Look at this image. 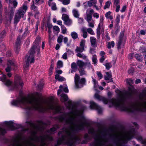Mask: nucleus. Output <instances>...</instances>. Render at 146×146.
Instances as JSON below:
<instances>
[{
    "label": "nucleus",
    "instance_id": "obj_7",
    "mask_svg": "<svg viewBox=\"0 0 146 146\" xmlns=\"http://www.w3.org/2000/svg\"><path fill=\"white\" fill-rule=\"evenodd\" d=\"M95 97L97 99L102 100L104 104H106L108 103H109L111 104V106H110V107L114 106L122 110L121 107H123V105L122 104H121L120 102L121 101L118 97L117 98H113L110 100H109L104 97L100 98V96L97 94H95Z\"/></svg>",
    "mask_w": 146,
    "mask_h": 146
},
{
    "label": "nucleus",
    "instance_id": "obj_22",
    "mask_svg": "<svg viewBox=\"0 0 146 146\" xmlns=\"http://www.w3.org/2000/svg\"><path fill=\"white\" fill-rule=\"evenodd\" d=\"M90 40L92 46L94 47H96V38L94 37H90Z\"/></svg>",
    "mask_w": 146,
    "mask_h": 146
},
{
    "label": "nucleus",
    "instance_id": "obj_8",
    "mask_svg": "<svg viewBox=\"0 0 146 146\" xmlns=\"http://www.w3.org/2000/svg\"><path fill=\"white\" fill-rule=\"evenodd\" d=\"M39 50L40 48L39 47L35 46H32L25 57L27 61L26 64L24 65L25 69L29 67V63H31L34 62V54L35 53V51H36L39 52Z\"/></svg>",
    "mask_w": 146,
    "mask_h": 146
},
{
    "label": "nucleus",
    "instance_id": "obj_60",
    "mask_svg": "<svg viewBox=\"0 0 146 146\" xmlns=\"http://www.w3.org/2000/svg\"><path fill=\"white\" fill-rule=\"evenodd\" d=\"M67 53L66 52L64 53L62 55V58L66 60L67 59Z\"/></svg>",
    "mask_w": 146,
    "mask_h": 146
},
{
    "label": "nucleus",
    "instance_id": "obj_42",
    "mask_svg": "<svg viewBox=\"0 0 146 146\" xmlns=\"http://www.w3.org/2000/svg\"><path fill=\"white\" fill-rule=\"evenodd\" d=\"M114 46V42L112 41L111 42H109L108 43L107 47L109 48H110L111 47H113Z\"/></svg>",
    "mask_w": 146,
    "mask_h": 146
},
{
    "label": "nucleus",
    "instance_id": "obj_54",
    "mask_svg": "<svg viewBox=\"0 0 146 146\" xmlns=\"http://www.w3.org/2000/svg\"><path fill=\"white\" fill-rule=\"evenodd\" d=\"M90 21H89V22L88 23V26L89 27H90L91 28H93L94 27V21H92V22H90Z\"/></svg>",
    "mask_w": 146,
    "mask_h": 146
},
{
    "label": "nucleus",
    "instance_id": "obj_5",
    "mask_svg": "<svg viewBox=\"0 0 146 146\" xmlns=\"http://www.w3.org/2000/svg\"><path fill=\"white\" fill-rule=\"evenodd\" d=\"M136 134V132L133 129L121 133L114 132L110 134V136L115 139L116 146H124V144L134 137Z\"/></svg>",
    "mask_w": 146,
    "mask_h": 146
},
{
    "label": "nucleus",
    "instance_id": "obj_33",
    "mask_svg": "<svg viewBox=\"0 0 146 146\" xmlns=\"http://www.w3.org/2000/svg\"><path fill=\"white\" fill-rule=\"evenodd\" d=\"M71 36L74 39H76L78 38V35L77 33L75 32H73L71 33Z\"/></svg>",
    "mask_w": 146,
    "mask_h": 146
},
{
    "label": "nucleus",
    "instance_id": "obj_11",
    "mask_svg": "<svg viewBox=\"0 0 146 146\" xmlns=\"http://www.w3.org/2000/svg\"><path fill=\"white\" fill-rule=\"evenodd\" d=\"M80 76L77 74H75L74 77V82L76 88H80L82 87L85 82V78H82L80 79Z\"/></svg>",
    "mask_w": 146,
    "mask_h": 146
},
{
    "label": "nucleus",
    "instance_id": "obj_49",
    "mask_svg": "<svg viewBox=\"0 0 146 146\" xmlns=\"http://www.w3.org/2000/svg\"><path fill=\"white\" fill-rule=\"evenodd\" d=\"M64 5H67L69 4L70 2V0H62L61 1Z\"/></svg>",
    "mask_w": 146,
    "mask_h": 146
},
{
    "label": "nucleus",
    "instance_id": "obj_36",
    "mask_svg": "<svg viewBox=\"0 0 146 146\" xmlns=\"http://www.w3.org/2000/svg\"><path fill=\"white\" fill-rule=\"evenodd\" d=\"M80 74L81 76L85 75L86 74V72L84 70L83 68H79L78 69Z\"/></svg>",
    "mask_w": 146,
    "mask_h": 146
},
{
    "label": "nucleus",
    "instance_id": "obj_40",
    "mask_svg": "<svg viewBox=\"0 0 146 146\" xmlns=\"http://www.w3.org/2000/svg\"><path fill=\"white\" fill-rule=\"evenodd\" d=\"M62 33V34H65L66 33L67 29L66 27L64 25H62L61 26Z\"/></svg>",
    "mask_w": 146,
    "mask_h": 146
},
{
    "label": "nucleus",
    "instance_id": "obj_59",
    "mask_svg": "<svg viewBox=\"0 0 146 146\" xmlns=\"http://www.w3.org/2000/svg\"><path fill=\"white\" fill-rule=\"evenodd\" d=\"M96 52V49L93 48H90V52L91 54H93L95 53Z\"/></svg>",
    "mask_w": 146,
    "mask_h": 146
},
{
    "label": "nucleus",
    "instance_id": "obj_51",
    "mask_svg": "<svg viewBox=\"0 0 146 146\" xmlns=\"http://www.w3.org/2000/svg\"><path fill=\"white\" fill-rule=\"evenodd\" d=\"M141 50L143 52H146V46L143 45L141 46Z\"/></svg>",
    "mask_w": 146,
    "mask_h": 146
},
{
    "label": "nucleus",
    "instance_id": "obj_34",
    "mask_svg": "<svg viewBox=\"0 0 146 146\" xmlns=\"http://www.w3.org/2000/svg\"><path fill=\"white\" fill-rule=\"evenodd\" d=\"M68 41V38L67 37H65L63 38V41L64 44H66V45L68 46H70L71 41L68 43H67Z\"/></svg>",
    "mask_w": 146,
    "mask_h": 146
},
{
    "label": "nucleus",
    "instance_id": "obj_41",
    "mask_svg": "<svg viewBox=\"0 0 146 146\" xmlns=\"http://www.w3.org/2000/svg\"><path fill=\"white\" fill-rule=\"evenodd\" d=\"M110 4L111 2L109 1L106 2L105 4L104 7V9H106L108 8L110 6Z\"/></svg>",
    "mask_w": 146,
    "mask_h": 146
},
{
    "label": "nucleus",
    "instance_id": "obj_45",
    "mask_svg": "<svg viewBox=\"0 0 146 146\" xmlns=\"http://www.w3.org/2000/svg\"><path fill=\"white\" fill-rule=\"evenodd\" d=\"M69 19L68 16L66 14H63L62 16V19L65 21Z\"/></svg>",
    "mask_w": 146,
    "mask_h": 146
},
{
    "label": "nucleus",
    "instance_id": "obj_17",
    "mask_svg": "<svg viewBox=\"0 0 146 146\" xmlns=\"http://www.w3.org/2000/svg\"><path fill=\"white\" fill-rule=\"evenodd\" d=\"M22 38V36L21 35L19 36L17 38L16 43H15V52L17 53H18L19 51V46L21 42V40Z\"/></svg>",
    "mask_w": 146,
    "mask_h": 146
},
{
    "label": "nucleus",
    "instance_id": "obj_52",
    "mask_svg": "<svg viewBox=\"0 0 146 146\" xmlns=\"http://www.w3.org/2000/svg\"><path fill=\"white\" fill-rule=\"evenodd\" d=\"M96 73L99 80L101 79L102 78L103 75L100 72L98 71Z\"/></svg>",
    "mask_w": 146,
    "mask_h": 146
},
{
    "label": "nucleus",
    "instance_id": "obj_35",
    "mask_svg": "<svg viewBox=\"0 0 146 146\" xmlns=\"http://www.w3.org/2000/svg\"><path fill=\"white\" fill-rule=\"evenodd\" d=\"M135 58L139 61H142L143 56L140 55L138 54H136L135 56Z\"/></svg>",
    "mask_w": 146,
    "mask_h": 146
},
{
    "label": "nucleus",
    "instance_id": "obj_44",
    "mask_svg": "<svg viewBox=\"0 0 146 146\" xmlns=\"http://www.w3.org/2000/svg\"><path fill=\"white\" fill-rule=\"evenodd\" d=\"M92 62L94 64H96L97 62V56L95 55H94L92 56Z\"/></svg>",
    "mask_w": 146,
    "mask_h": 146
},
{
    "label": "nucleus",
    "instance_id": "obj_55",
    "mask_svg": "<svg viewBox=\"0 0 146 146\" xmlns=\"http://www.w3.org/2000/svg\"><path fill=\"white\" fill-rule=\"evenodd\" d=\"M120 16L119 15H117V16L115 21L117 24H118L120 21Z\"/></svg>",
    "mask_w": 146,
    "mask_h": 146
},
{
    "label": "nucleus",
    "instance_id": "obj_15",
    "mask_svg": "<svg viewBox=\"0 0 146 146\" xmlns=\"http://www.w3.org/2000/svg\"><path fill=\"white\" fill-rule=\"evenodd\" d=\"M90 108L92 109L96 110L99 113H101L102 111V109L93 101L90 102Z\"/></svg>",
    "mask_w": 146,
    "mask_h": 146
},
{
    "label": "nucleus",
    "instance_id": "obj_20",
    "mask_svg": "<svg viewBox=\"0 0 146 146\" xmlns=\"http://www.w3.org/2000/svg\"><path fill=\"white\" fill-rule=\"evenodd\" d=\"M13 64V63L11 60H9L7 63L8 66L6 68L5 70L7 72H9L11 70V66Z\"/></svg>",
    "mask_w": 146,
    "mask_h": 146
},
{
    "label": "nucleus",
    "instance_id": "obj_32",
    "mask_svg": "<svg viewBox=\"0 0 146 146\" xmlns=\"http://www.w3.org/2000/svg\"><path fill=\"white\" fill-rule=\"evenodd\" d=\"M5 12L6 13H8V14L10 15V17L11 18H12L13 16V13H14V11L13 10H12L11 11H10L9 12H8L7 9L6 8H5Z\"/></svg>",
    "mask_w": 146,
    "mask_h": 146
},
{
    "label": "nucleus",
    "instance_id": "obj_57",
    "mask_svg": "<svg viewBox=\"0 0 146 146\" xmlns=\"http://www.w3.org/2000/svg\"><path fill=\"white\" fill-rule=\"evenodd\" d=\"M88 133L89 134H94L95 133V131L94 129L92 128H90L88 130Z\"/></svg>",
    "mask_w": 146,
    "mask_h": 146
},
{
    "label": "nucleus",
    "instance_id": "obj_13",
    "mask_svg": "<svg viewBox=\"0 0 146 146\" xmlns=\"http://www.w3.org/2000/svg\"><path fill=\"white\" fill-rule=\"evenodd\" d=\"M85 40H82L80 43V46H77L75 49V51L76 52L80 53L82 52L85 50Z\"/></svg>",
    "mask_w": 146,
    "mask_h": 146
},
{
    "label": "nucleus",
    "instance_id": "obj_27",
    "mask_svg": "<svg viewBox=\"0 0 146 146\" xmlns=\"http://www.w3.org/2000/svg\"><path fill=\"white\" fill-rule=\"evenodd\" d=\"M101 25H98L97 28L96 29V33L97 37L98 38H100L101 34Z\"/></svg>",
    "mask_w": 146,
    "mask_h": 146
},
{
    "label": "nucleus",
    "instance_id": "obj_23",
    "mask_svg": "<svg viewBox=\"0 0 146 146\" xmlns=\"http://www.w3.org/2000/svg\"><path fill=\"white\" fill-rule=\"evenodd\" d=\"M124 36V33H121L120 36L119 37V40L117 43V48L118 49H120L122 41V38Z\"/></svg>",
    "mask_w": 146,
    "mask_h": 146
},
{
    "label": "nucleus",
    "instance_id": "obj_29",
    "mask_svg": "<svg viewBox=\"0 0 146 146\" xmlns=\"http://www.w3.org/2000/svg\"><path fill=\"white\" fill-rule=\"evenodd\" d=\"M86 20L88 22L90 21L92 19V16L91 15L89 14L88 13V10H87V12L86 13Z\"/></svg>",
    "mask_w": 146,
    "mask_h": 146
},
{
    "label": "nucleus",
    "instance_id": "obj_47",
    "mask_svg": "<svg viewBox=\"0 0 146 146\" xmlns=\"http://www.w3.org/2000/svg\"><path fill=\"white\" fill-rule=\"evenodd\" d=\"M57 68H60L63 66V62L61 60H58L57 62Z\"/></svg>",
    "mask_w": 146,
    "mask_h": 146
},
{
    "label": "nucleus",
    "instance_id": "obj_64",
    "mask_svg": "<svg viewBox=\"0 0 146 146\" xmlns=\"http://www.w3.org/2000/svg\"><path fill=\"white\" fill-rule=\"evenodd\" d=\"M6 132L5 130V129L0 128V134H3Z\"/></svg>",
    "mask_w": 146,
    "mask_h": 146
},
{
    "label": "nucleus",
    "instance_id": "obj_39",
    "mask_svg": "<svg viewBox=\"0 0 146 146\" xmlns=\"http://www.w3.org/2000/svg\"><path fill=\"white\" fill-rule=\"evenodd\" d=\"M92 82L94 84V88H96L98 86V82L96 80L93 78L92 77Z\"/></svg>",
    "mask_w": 146,
    "mask_h": 146
},
{
    "label": "nucleus",
    "instance_id": "obj_25",
    "mask_svg": "<svg viewBox=\"0 0 146 146\" xmlns=\"http://www.w3.org/2000/svg\"><path fill=\"white\" fill-rule=\"evenodd\" d=\"M61 100L62 102H64L67 100L68 99L67 95L62 94L61 95Z\"/></svg>",
    "mask_w": 146,
    "mask_h": 146
},
{
    "label": "nucleus",
    "instance_id": "obj_26",
    "mask_svg": "<svg viewBox=\"0 0 146 146\" xmlns=\"http://www.w3.org/2000/svg\"><path fill=\"white\" fill-rule=\"evenodd\" d=\"M59 128V126L58 125H56L55 127H54L51 128L50 130H48L47 132L50 134H52L53 133L54 131L56 130L57 128Z\"/></svg>",
    "mask_w": 146,
    "mask_h": 146
},
{
    "label": "nucleus",
    "instance_id": "obj_38",
    "mask_svg": "<svg viewBox=\"0 0 146 146\" xmlns=\"http://www.w3.org/2000/svg\"><path fill=\"white\" fill-rule=\"evenodd\" d=\"M40 40H41V38H40V37H39V36L37 37H36V39H35V44H36V45H34L33 46H38V47H39V48H40V46H38V45L39 44V43L40 42Z\"/></svg>",
    "mask_w": 146,
    "mask_h": 146
},
{
    "label": "nucleus",
    "instance_id": "obj_10",
    "mask_svg": "<svg viewBox=\"0 0 146 146\" xmlns=\"http://www.w3.org/2000/svg\"><path fill=\"white\" fill-rule=\"evenodd\" d=\"M27 1H25L22 7L20 8L18 10L14 18V23H17L20 20V18L23 16L26 12L27 9Z\"/></svg>",
    "mask_w": 146,
    "mask_h": 146
},
{
    "label": "nucleus",
    "instance_id": "obj_62",
    "mask_svg": "<svg viewBox=\"0 0 146 146\" xmlns=\"http://www.w3.org/2000/svg\"><path fill=\"white\" fill-rule=\"evenodd\" d=\"M35 12V18H38V15H39L40 13L38 10Z\"/></svg>",
    "mask_w": 146,
    "mask_h": 146
},
{
    "label": "nucleus",
    "instance_id": "obj_19",
    "mask_svg": "<svg viewBox=\"0 0 146 146\" xmlns=\"http://www.w3.org/2000/svg\"><path fill=\"white\" fill-rule=\"evenodd\" d=\"M136 138L143 144V146H146V139H143L142 136L140 135L138 136Z\"/></svg>",
    "mask_w": 146,
    "mask_h": 146
},
{
    "label": "nucleus",
    "instance_id": "obj_58",
    "mask_svg": "<svg viewBox=\"0 0 146 146\" xmlns=\"http://www.w3.org/2000/svg\"><path fill=\"white\" fill-rule=\"evenodd\" d=\"M71 67L72 69H76L77 68L76 65L75 63L73 62L72 63L71 65Z\"/></svg>",
    "mask_w": 146,
    "mask_h": 146
},
{
    "label": "nucleus",
    "instance_id": "obj_37",
    "mask_svg": "<svg viewBox=\"0 0 146 146\" xmlns=\"http://www.w3.org/2000/svg\"><path fill=\"white\" fill-rule=\"evenodd\" d=\"M106 75L105 76V79L106 80H108L111 77V74L109 72H106Z\"/></svg>",
    "mask_w": 146,
    "mask_h": 146
},
{
    "label": "nucleus",
    "instance_id": "obj_1",
    "mask_svg": "<svg viewBox=\"0 0 146 146\" xmlns=\"http://www.w3.org/2000/svg\"><path fill=\"white\" fill-rule=\"evenodd\" d=\"M65 104L67 108L71 111L64 113L57 118L60 121L65 122L69 125V127L63 129L62 131L58 133V135L62 134V136L58 139L57 144L58 145L66 144L71 146L76 141L80 139L79 137L76 135V133L79 130H83L87 124L84 117L78 118V116L82 112L77 110L71 101H68Z\"/></svg>",
    "mask_w": 146,
    "mask_h": 146
},
{
    "label": "nucleus",
    "instance_id": "obj_63",
    "mask_svg": "<svg viewBox=\"0 0 146 146\" xmlns=\"http://www.w3.org/2000/svg\"><path fill=\"white\" fill-rule=\"evenodd\" d=\"M101 57L100 59V61L101 62H103L106 58V56H101Z\"/></svg>",
    "mask_w": 146,
    "mask_h": 146
},
{
    "label": "nucleus",
    "instance_id": "obj_14",
    "mask_svg": "<svg viewBox=\"0 0 146 146\" xmlns=\"http://www.w3.org/2000/svg\"><path fill=\"white\" fill-rule=\"evenodd\" d=\"M14 84L15 88H17L19 86L22 87L23 84L22 80L21 79L20 76H15L14 80Z\"/></svg>",
    "mask_w": 146,
    "mask_h": 146
},
{
    "label": "nucleus",
    "instance_id": "obj_24",
    "mask_svg": "<svg viewBox=\"0 0 146 146\" xmlns=\"http://www.w3.org/2000/svg\"><path fill=\"white\" fill-rule=\"evenodd\" d=\"M5 123L6 125L10 128L11 129H14L13 124L12 121H5Z\"/></svg>",
    "mask_w": 146,
    "mask_h": 146
},
{
    "label": "nucleus",
    "instance_id": "obj_16",
    "mask_svg": "<svg viewBox=\"0 0 146 146\" xmlns=\"http://www.w3.org/2000/svg\"><path fill=\"white\" fill-rule=\"evenodd\" d=\"M77 56L81 58H82L83 59L86 60L87 62L85 63V65L88 66L89 68L92 67V66L89 62L88 59L87 58V56L83 54H81L80 53H77L76 54Z\"/></svg>",
    "mask_w": 146,
    "mask_h": 146
},
{
    "label": "nucleus",
    "instance_id": "obj_18",
    "mask_svg": "<svg viewBox=\"0 0 146 146\" xmlns=\"http://www.w3.org/2000/svg\"><path fill=\"white\" fill-rule=\"evenodd\" d=\"M0 80L1 81L5 83V84L7 86L10 85L11 84V82L9 79H7L6 76L3 74V76L0 77Z\"/></svg>",
    "mask_w": 146,
    "mask_h": 146
},
{
    "label": "nucleus",
    "instance_id": "obj_46",
    "mask_svg": "<svg viewBox=\"0 0 146 146\" xmlns=\"http://www.w3.org/2000/svg\"><path fill=\"white\" fill-rule=\"evenodd\" d=\"M104 19V17L102 16H101L100 17V23L98 25H101L102 26L103 24V22Z\"/></svg>",
    "mask_w": 146,
    "mask_h": 146
},
{
    "label": "nucleus",
    "instance_id": "obj_28",
    "mask_svg": "<svg viewBox=\"0 0 146 146\" xmlns=\"http://www.w3.org/2000/svg\"><path fill=\"white\" fill-rule=\"evenodd\" d=\"M53 31L54 34H57L60 32V29L56 26H54L53 27Z\"/></svg>",
    "mask_w": 146,
    "mask_h": 146
},
{
    "label": "nucleus",
    "instance_id": "obj_50",
    "mask_svg": "<svg viewBox=\"0 0 146 146\" xmlns=\"http://www.w3.org/2000/svg\"><path fill=\"white\" fill-rule=\"evenodd\" d=\"M63 36L62 35H59L57 39V42L58 43H61L62 40Z\"/></svg>",
    "mask_w": 146,
    "mask_h": 146
},
{
    "label": "nucleus",
    "instance_id": "obj_6",
    "mask_svg": "<svg viewBox=\"0 0 146 146\" xmlns=\"http://www.w3.org/2000/svg\"><path fill=\"white\" fill-rule=\"evenodd\" d=\"M127 82L130 86L129 87V91L125 92L123 91H121L119 90L116 91L118 95V98L121 101V104L125 105L127 102L126 99L127 98H129L135 92V90L133 86L131 85L133 83V80L131 78L126 80Z\"/></svg>",
    "mask_w": 146,
    "mask_h": 146
},
{
    "label": "nucleus",
    "instance_id": "obj_2",
    "mask_svg": "<svg viewBox=\"0 0 146 146\" xmlns=\"http://www.w3.org/2000/svg\"><path fill=\"white\" fill-rule=\"evenodd\" d=\"M11 104L14 106H20L27 110H34L43 112L51 110L55 113L61 112V107L55 105L52 97L42 102L37 93L36 95L32 94L26 96H21L16 100H13Z\"/></svg>",
    "mask_w": 146,
    "mask_h": 146
},
{
    "label": "nucleus",
    "instance_id": "obj_21",
    "mask_svg": "<svg viewBox=\"0 0 146 146\" xmlns=\"http://www.w3.org/2000/svg\"><path fill=\"white\" fill-rule=\"evenodd\" d=\"M76 64L79 68H83L84 66H85V63L82 61L80 60L77 61Z\"/></svg>",
    "mask_w": 146,
    "mask_h": 146
},
{
    "label": "nucleus",
    "instance_id": "obj_43",
    "mask_svg": "<svg viewBox=\"0 0 146 146\" xmlns=\"http://www.w3.org/2000/svg\"><path fill=\"white\" fill-rule=\"evenodd\" d=\"M31 10H33L34 12L38 10L37 7L36 6L34 3L33 4L31 5Z\"/></svg>",
    "mask_w": 146,
    "mask_h": 146
},
{
    "label": "nucleus",
    "instance_id": "obj_61",
    "mask_svg": "<svg viewBox=\"0 0 146 146\" xmlns=\"http://www.w3.org/2000/svg\"><path fill=\"white\" fill-rule=\"evenodd\" d=\"M12 2L13 3V5L14 7L15 8L16 7H17V2L16 0H14L13 1H12L11 3H12Z\"/></svg>",
    "mask_w": 146,
    "mask_h": 146
},
{
    "label": "nucleus",
    "instance_id": "obj_12",
    "mask_svg": "<svg viewBox=\"0 0 146 146\" xmlns=\"http://www.w3.org/2000/svg\"><path fill=\"white\" fill-rule=\"evenodd\" d=\"M81 31L83 33V36L84 38H86L88 35L87 31L88 33L91 35H93L95 34L93 30L91 28H86L85 27H83L81 28Z\"/></svg>",
    "mask_w": 146,
    "mask_h": 146
},
{
    "label": "nucleus",
    "instance_id": "obj_9",
    "mask_svg": "<svg viewBox=\"0 0 146 146\" xmlns=\"http://www.w3.org/2000/svg\"><path fill=\"white\" fill-rule=\"evenodd\" d=\"M102 130L99 129L95 134L94 137V141L92 146H105L107 142L106 139L102 136ZM107 146H113L112 144H110Z\"/></svg>",
    "mask_w": 146,
    "mask_h": 146
},
{
    "label": "nucleus",
    "instance_id": "obj_53",
    "mask_svg": "<svg viewBox=\"0 0 146 146\" xmlns=\"http://www.w3.org/2000/svg\"><path fill=\"white\" fill-rule=\"evenodd\" d=\"M107 69H109L111 67V64L110 63H107L104 64Z\"/></svg>",
    "mask_w": 146,
    "mask_h": 146
},
{
    "label": "nucleus",
    "instance_id": "obj_31",
    "mask_svg": "<svg viewBox=\"0 0 146 146\" xmlns=\"http://www.w3.org/2000/svg\"><path fill=\"white\" fill-rule=\"evenodd\" d=\"M55 78L59 81H62L64 80L65 78L62 76H61L59 74H57L55 75Z\"/></svg>",
    "mask_w": 146,
    "mask_h": 146
},
{
    "label": "nucleus",
    "instance_id": "obj_3",
    "mask_svg": "<svg viewBox=\"0 0 146 146\" xmlns=\"http://www.w3.org/2000/svg\"><path fill=\"white\" fill-rule=\"evenodd\" d=\"M31 129V136L29 139L25 140L22 139L19 136H17L13 140V146H44L46 144L45 141L49 139L52 140V137L47 135L37 136L36 130L38 128L31 121H27Z\"/></svg>",
    "mask_w": 146,
    "mask_h": 146
},
{
    "label": "nucleus",
    "instance_id": "obj_4",
    "mask_svg": "<svg viewBox=\"0 0 146 146\" xmlns=\"http://www.w3.org/2000/svg\"><path fill=\"white\" fill-rule=\"evenodd\" d=\"M139 98L141 102L131 103L127 102L125 105L123 104V107H121L122 110L129 112L134 111H146V90L140 94Z\"/></svg>",
    "mask_w": 146,
    "mask_h": 146
},
{
    "label": "nucleus",
    "instance_id": "obj_56",
    "mask_svg": "<svg viewBox=\"0 0 146 146\" xmlns=\"http://www.w3.org/2000/svg\"><path fill=\"white\" fill-rule=\"evenodd\" d=\"M67 54L69 55H73L74 54V52L73 51L69 49H67Z\"/></svg>",
    "mask_w": 146,
    "mask_h": 146
},
{
    "label": "nucleus",
    "instance_id": "obj_30",
    "mask_svg": "<svg viewBox=\"0 0 146 146\" xmlns=\"http://www.w3.org/2000/svg\"><path fill=\"white\" fill-rule=\"evenodd\" d=\"M72 13L74 17L79 18L80 14L77 10L75 9H74L72 11Z\"/></svg>",
    "mask_w": 146,
    "mask_h": 146
},
{
    "label": "nucleus",
    "instance_id": "obj_48",
    "mask_svg": "<svg viewBox=\"0 0 146 146\" xmlns=\"http://www.w3.org/2000/svg\"><path fill=\"white\" fill-rule=\"evenodd\" d=\"M65 24L69 26L72 23V21L71 20L68 19V20L64 21Z\"/></svg>",
    "mask_w": 146,
    "mask_h": 146
}]
</instances>
